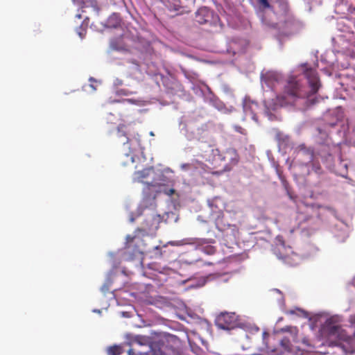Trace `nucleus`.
Here are the masks:
<instances>
[{"label": "nucleus", "mask_w": 355, "mask_h": 355, "mask_svg": "<svg viewBox=\"0 0 355 355\" xmlns=\"http://www.w3.org/2000/svg\"><path fill=\"white\" fill-rule=\"evenodd\" d=\"M222 160L227 162L226 167L231 168L237 164L239 156L234 148H228L224 153Z\"/></svg>", "instance_id": "nucleus-5"}, {"label": "nucleus", "mask_w": 355, "mask_h": 355, "mask_svg": "<svg viewBox=\"0 0 355 355\" xmlns=\"http://www.w3.org/2000/svg\"><path fill=\"white\" fill-rule=\"evenodd\" d=\"M117 94H120V95H124V96H128L129 94H133V92H128L125 89H120L117 92Z\"/></svg>", "instance_id": "nucleus-20"}, {"label": "nucleus", "mask_w": 355, "mask_h": 355, "mask_svg": "<svg viewBox=\"0 0 355 355\" xmlns=\"http://www.w3.org/2000/svg\"><path fill=\"white\" fill-rule=\"evenodd\" d=\"M128 355H149L148 352H139V354L135 353L134 349H130L128 351Z\"/></svg>", "instance_id": "nucleus-19"}, {"label": "nucleus", "mask_w": 355, "mask_h": 355, "mask_svg": "<svg viewBox=\"0 0 355 355\" xmlns=\"http://www.w3.org/2000/svg\"><path fill=\"white\" fill-rule=\"evenodd\" d=\"M125 126L124 125H121L118 127V131H117V137L120 140L121 143H123L124 145L128 144L130 141H132V139H130L125 134Z\"/></svg>", "instance_id": "nucleus-9"}, {"label": "nucleus", "mask_w": 355, "mask_h": 355, "mask_svg": "<svg viewBox=\"0 0 355 355\" xmlns=\"http://www.w3.org/2000/svg\"><path fill=\"white\" fill-rule=\"evenodd\" d=\"M215 324L221 329H233L239 324V316L234 312H221L217 315Z\"/></svg>", "instance_id": "nucleus-3"}, {"label": "nucleus", "mask_w": 355, "mask_h": 355, "mask_svg": "<svg viewBox=\"0 0 355 355\" xmlns=\"http://www.w3.org/2000/svg\"><path fill=\"white\" fill-rule=\"evenodd\" d=\"M154 170L153 168H145L135 173L136 178L139 182H143L144 179L149 176Z\"/></svg>", "instance_id": "nucleus-11"}, {"label": "nucleus", "mask_w": 355, "mask_h": 355, "mask_svg": "<svg viewBox=\"0 0 355 355\" xmlns=\"http://www.w3.org/2000/svg\"><path fill=\"white\" fill-rule=\"evenodd\" d=\"M158 178H155L153 182L151 183H148L146 190L150 191L151 187H159L164 184V183L166 182V178L164 175V174L160 172V173L158 175Z\"/></svg>", "instance_id": "nucleus-10"}, {"label": "nucleus", "mask_w": 355, "mask_h": 355, "mask_svg": "<svg viewBox=\"0 0 355 355\" xmlns=\"http://www.w3.org/2000/svg\"><path fill=\"white\" fill-rule=\"evenodd\" d=\"M135 142L137 143V145L138 146H140V139H135Z\"/></svg>", "instance_id": "nucleus-26"}, {"label": "nucleus", "mask_w": 355, "mask_h": 355, "mask_svg": "<svg viewBox=\"0 0 355 355\" xmlns=\"http://www.w3.org/2000/svg\"><path fill=\"white\" fill-rule=\"evenodd\" d=\"M201 250L206 254L212 255V254H215L216 249L214 246L208 245L202 247Z\"/></svg>", "instance_id": "nucleus-14"}, {"label": "nucleus", "mask_w": 355, "mask_h": 355, "mask_svg": "<svg viewBox=\"0 0 355 355\" xmlns=\"http://www.w3.org/2000/svg\"><path fill=\"white\" fill-rule=\"evenodd\" d=\"M159 218L157 216H151L147 218L143 223L141 227L137 228L135 230V235L131 236L128 235L126 236V243L130 245L135 239H139V233H142V235H148L155 233L159 227Z\"/></svg>", "instance_id": "nucleus-2"}, {"label": "nucleus", "mask_w": 355, "mask_h": 355, "mask_svg": "<svg viewBox=\"0 0 355 355\" xmlns=\"http://www.w3.org/2000/svg\"><path fill=\"white\" fill-rule=\"evenodd\" d=\"M258 3L263 8H272V6L269 3L268 0H257Z\"/></svg>", "instance_id": "nucleus-17"}, {"label": "nucleus", "mask_w": 355, "mask_h": 355, "mask_svg": "<svg viewBox=\"0 0 355 355\" xmlns=\"http://www.w3.org/2000/svg\"><path fill=\"white\" fill-rule=\"evenodd\" d=\"M76 33L81 39H83L86 35V26H80L77 28Z\"/></svg>", "instance_id": "nucleus-16"}, {"label": "nucleus", "mask_w": 355, "mask_h": 355, "mask_svg": "<svg viewBox=\"0 0 355 355\" xmlns=\"http://www.w3.org/2000/svg\"><path fill=\"white\" fill-rule=\"evenodd\" d=\"M309 157L310 162H311L312 171L315 172L316 174H322V169L318 162H315L313 160L314 153L311 150H308L305 152Z\"/></svg>", "instance_id": "nucleus-8"}, {"label": "nucleus", "mask_w": 355, "mask_h": 355, "mask_svg": "<svg viewBox=\"0 0 355 355\" xmlns=\"http://www.w3.org/2000/svg\"><path fill=\"white\" fill-rule=\"evenodd\" d=\"M263 339L265 340L268 337H269V334L266 331H263Z\"/></svg>", "instance_id": "nucleus-23"}, {"label": "nucleus", "mask_w": 355, "mask_h": 355, "mask_svg": "<svg viewBox=\"0 0 355 355\" xmlns=\"http://www.w3.org/2000/svg\"><path fill=\"white\" fill-rule=\"evenodd\" d=\"M123 353V349L118 345L110 347L107 349L108 355H120Z\"/></svg>", "instance_id": "nucleus-12"}, {"label": "nucleus", "mask_w": 355, "mask_h": 355, "mask_svg": "<svg viewBox=\"0 0 355 355\" xmlns=\"http://www.w3.org/2000/svg\"><path fill=\"white\" fill-rule=\"evenodd\" d=\"M133 340L140 345H146L148 343V338L143 336H136Z\"/></svg>", "instance_id": "nucleus-15"}, {"label": "nucleus", "mask_w": 355, "mask_h": 355, "mask_svg": "<svg viewBox=\"0 0 355 355\" xmlns=\"http://www.w3.org/2000/svg\"><path fill=\"white\" fill-rule=\"evenodd\" d=\"M227 226H228V227L231 228L232 232H235V230H236L235 225H227Z\"/></svg>", "instance_id": "nucleus-24"}, {"label": "nucleus", "mask_w": 355, "mask_h": 355, "mask_svg": "<svg viewBox=\"0 0 355 355\" xmlns=\"http://www.w3.org/2000/svg\"><path fill=\"white\" fill-rule=\"evenodd\" d=\"M220 216H223V212H222V211H220V212H219V214H218V218L216 219V226H217V227H218V229L219 230H220V231H224V230H225V229H224V228H223V227H220V225H219V218H220Z\"/></svg>", "instance_id": "nucleus-18"}, {"label": "nucleus", "mask_w": 355, "mask_h": 355, "mask_svg": "<svg viewBox=\"0 0 355 355\" xmlns=\"http://www.w3.org/2000/svg\"><path fill=\"white\" fill-rule=\"evenodd\" d=\"M123 84V81L121 80L116 79L114 82L115 85H121Z\"/></svg>", "instance_id": "nucleus-22"}, {"label": "nucleus", "mask_w": 355, "mask_h": 355, "mask_svg": "<svg viewBox=\"0 0 355 355\" xmlns=\"http://www.w3.org/2000/svg\"><path fill=\"white\" fill-rule=\"evenodd\" d=\"M311 216H310L311 218L316 217L318 218H321L322 215L326 211H329L332 214L336 212L335 210L331 207H324V206H321V205H317V206L313 205L311 207Z\"/></svg>", "instance_id": "nucleus-7"}, {"label": "nucleus", "mask_w": 355, "mask_h": 355, "mask_svg": "<svg viewBox=\"0 0 355 355\" xmlns=\"http://www.w3.org/2000/svg\"><path fill=\"white\" fill-rule=\"evenodd\" d=\"M196 165L201 166L203 165V163H202L201 162H199L198 160H196V161L193 162L192 163L182 164H181L180 168L183 171H187L192 167H196Z\"/></svg>", "instance_id": "nucleus-13"}, {"label": "nucleus", "mask_w": 355, "mask_h": 355, "mask_svg": "<svg viewBox=\"0 0 355 355\" xmlns=\"http://www.w3.org/2000/svg\"><path fill=\"white\" fill-rule=\"evenodd\" d=\"M174 193V189H170L169 190L165 191V193L167 194L168 196H172Z\"/></svg>", "instance_id": "nucleus-21"}, {"label": "nucleus", "mask_w": 355, "mask_h": 355, "mask_svg": "<svg viewBox=\"0 0 355 355\" xmlns=\"http://www.w3.org/2000/svg\"><path fill=\"white\" fill-rule=\"evenodd\" d=\"M302 67L308 80L310 90L308 91L307 87L296 78H290L284 87V94L277 97V101L282 106L296 103L300 99L304 100L307 107L317 102V100L312 98L311 96L315 95L320 87L318 72L315 69L309 67L307 64H302Z\"/></svg>", "instance_id": "nucleus-1"}, {"label": "nucleus", "mask_w": 355, "mask_h": 355, "mask_svg": "<svg viewBox=\"0 0 355 355\" xmlns=\"http://www.w3.org/2000/svg\"><path fill=\"white\" fill-rule=\"evenodd\" d=\"M324 331L329 337L337 338L339 340L349 341L353 338L346 335L341 326L336 324L333 318L327 320L324 324Z\"/></svg>", "instance_id": "nucleus-4"}, {"label": "nucleus", "mask_w": 355, "mask_h": 355, "mask_svg": "<svg viewBox=\"0 0 355 355\" xmlns=\"http://www.w3.org/2000/svg\"><path fill=\"white\" fill-rule=\"evenodd\" d=\"M213 152H214V155L215 156H216V155H218V156H220V152H219V150H218V149L214 150H213Z\"/></svg>", "instance_id": "nucleus-25"}, {"label": "nucleus", "mask_w": 355, "mask_h": 355, "mask_svg": "<svg viewBox=\"0 0 355 355\" xmlns=\"http://www.w3.org/2000/svg\"><path fill=\"white\" fill-rule=\"evenodd\" d=\"M211 15V12L207 8H200L196 12L195 20L200 24H204L209 21Z\"/></svg>", "instance_id": "nucleus-6"}, {"label": "nucleus", "mask_w": 355, "mask_h": 355, "mask_svg": "<svg viewBox=\"0 0 355 355\" xmlns=\"http://www.w3.org/2000/svg\"><path fill=\"white\" fill-rule=\"evenodd\" d=\"M155 198V195H153V199L154 200Z\"/></svg>", "instance_id": "nucleus-27"}]
</instances>
